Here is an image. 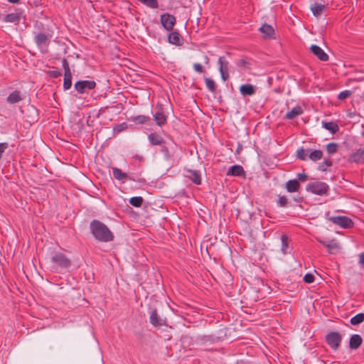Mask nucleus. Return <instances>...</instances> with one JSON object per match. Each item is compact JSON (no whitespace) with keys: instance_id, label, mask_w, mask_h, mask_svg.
<instances>
[{"instance_id":"1","label":"nucleus","mask_w":364,"mask_h":364,"mask_svg":"<svg viewBox=\"0 0 364 364\" xmlns=\"http://www.w3.org/2000/svg\"><path fill=\"white\" fill-rule=\"evenodd\" d=\"M90 229L95 238L100 242H108L114 240V235L109 228L98 220L91 221Z\"/></svg>"},{"instance_id":"2","label":"nucleus","mask_w":364,"mask_h":364,"mask_svg":"<svg viewBox=\"0 0 364 364\" xmlns=\"http://www.w3.org/2000/svg\"><path fill=\"white\" fill-rule=\"evenodd\" d=\"M51 267L57 272L67 269L71 266V260L63 253L55 252L50 256Z\"/></svg>"},{"instance_id":"3","label":"nucleus","mask_w":364,"mask_h":364,"mask_svg":"<svg viewBox=\"0 0 364 364\" xmlns=\"http://www.w3.org/2000/svg\"><path fill=\"white\" fill-rule=\"evenodd\" d=\"M306 191L318 196H327L329 193V186L324 182L315 181L308 183Z\"/></svg>"},{"instance_id":"4","label":"nucleus","mask_w":364,"mask_h":364,"mask_svg":"<svg viewBox=\"0 0 364 364\" xmlns=\"http://www.w3.org/2000/svg\"><path fill=\"white\" fill-rule=\"evenodd\" d=\"M51 34H46L43 32L38 33L34 37V42L43 53L48 52L50 43Z\"/></svg>"},{"instance_id":"5","label":"nucleus","mask_w":364,"mask_h":364,"mask_svg":"<svg viewBox=\"0 0 364 364\" xmlns=\"http://www.w3.org/2000/svg\"><path fill=\"white\" fill-rule=\"evenodd\" d=\"M342 338L339 332L331 331L326 336V342L333 350H336L341 346Z\"/></svg>"},{"instance_id":"6","label":"nucleus","mask_w":364,"mask_h":364,"mask_svg":"<svg viewBox=\"0 0 364 364\" xmlns=\"http://www.w3.org/2000/svg\"><path fill=\"white\" fill-rule=\"evenodd\" d=\"M96 82L94 80H80L75 83V89L80 94L88 92L95 89Z\"/></svg>"},{"instance_id":"7","label":"nucleus","mask_w":364,"mask_h":364,"mask_svg":"<svg viewBox=\"0 0 364 364\" xmlns=\"http://www.w3.org/2000/svg\"><path fill=\"white\" fill-rule=\"evenodd\" d=\"M328 220L345 229L351 228L354 225L353 220L347 216H333L330 217Z\"/></svg>"},{"instance_id":"8","label":"nucleus","mask_w":364,"mask_h":364,"mask_svg":"<svg viewBox=\"0 0 364 364\" xmlns=\"http://www.w3.org/2000/svg\"><path fill=\"white\" fill-rule=\"evenodd\" d=\"M62 65L65 71L63 88L65 90H69L72 86V73L70 69L69 63L66 59H63Z\"/></svg>"},{"instance_id":"9","label":"nucleus","mask_w":364,"mask_h":364,"mask_svg":"<svg viewBox=\"0 0 364 364\" xmlns=\"http://www.w3.org/2000/svg\"><path fill=\"white\" fill-rule=\"evenodd\" d=\"M160 21L163 27L168 31H173V26L176 23V17L168 13L161 15Z\"/></svg>"},{"instance_id":"10","label":"nucleus","mask_w":364,"mask_h":364,"mask_svg":"<svg viewBox=\"0 0 364 364\" xmlns=\"http://www.w3.org/2000/svg\"><path fill=\"white\" fill-rule=\"evenodd\" d=\"M113 176L117 180H129L133 181H137L139 183H145L146 180L144 178L135 179L134 178L129 176L127 173L123 172L121 169L114 167L112 168Z\"/></svg>"},{"instance_id":"11","label":"nucleus","mask_w":364,"mask_h":364,"mask_svg":"<svg viewBox=\"0 0 364 364\" xmlns=\"http://www.w3.org/2000/svg\"><path fill=\"white\" fill-rule=\"evenodd\" d=\"M218 64L221 78L225 82L229 78V63L224 56H220L218 59Z\"/></svg>"},{"instance_id":"12","label":"nucleus","mask_w":364,"mask_h":364,"mask_svg":"<svg viewBox=\"0 0 364 364\" xmlns=\"http://www.w3.org/2000/svg\"><path fill=\"white\" fill-rule=\"evenodd\" d=\"M150 323L157 327L162 326L165 324V321L159 315L158 311L156 309H154L150 312Z\"/></svg>"},{"instance_id":"13","label":"nucleus","mask_w":364,"mask_h":364,"mask_svg":"<svg viewBox=\"0 0 364 364\" xmlns=\"http://www.w3.org/2000/svg\"><path fill=\"white\" fill-rule=\"evenodd\" d=\"M311 53L316 56L320 60L327 61L328 60V55L324 52V50L318 46L312 45L310 47Z\"/></svg>"},{"instance_id":"14","label":"nucleus","mask_w":364,"mask_h":364,"mask_svg":"<svg viewBox=\"0 0 364 364\" xmlns=\"http://www.w3.org/2000/svg\"><path fill=\"white\" fill-rule=\"evenodd\" d=\"M186 177L188 178L193 183L200 185L201 183V176L198 171L186 169Z\"/></svg>"},{"instance_id":"15","label":"nucleus","mask_w":364,"mask_h":364,"mask_svg":"<svg viewBox=\"0 0 364 364\" xmlns=\"http://www.w3.org/2000/svg\"><path fill=\"white\" fill-rule=\"evenodd\" d=\"M240 92L243 97L252 96L256 92V87L250 84L242 85L240 87Z\"/></svg>"},{"instance_id":"16","label":"nucleus","mask_w":364,"mask_h":364,"mask_svg":"<svg viewBox=\"0 0 364 364\" xmlns=\"http://www.w3.org/2000/svg\"><path fill=\"white\" fill-rule=\"evenodd\" d=\"M363 343V338L359 334H353L349 340V348L352 350L358 349Z\"/></svg>"},{"instance_id":"17","label":"nucleus","mask_w":364,"mask_h":364,"mask_svg":"<svg viewBox=\"0 0 364 364\" xmlns=\"http://www.w3.org/2000/svg\"><path fill=\"white\" fill-rule=\"evenodd\" d=\"M310 9L314 16L318 17L326 10L327 6L325 4L314 3L311 5Z\"/></svg>"},{"instance_id":"18","label":"nucleus","mask_w":364,"mask_h":364,"mask_svg":"<svg viewBox=\"0 0 364 364\" xmlns=\"http://www.w3.org/2000/svg\"><path fill=\"white\" fill-rule=\"evenodd\" d=\"M148 139H149V142L152 145H154V146H156V145L161 146V145H163V144H165V141H164V138L161 135H159V134H157L156 132L151 133L148 136Z\"/></svg>"},{"instance_id":"19","label":"nucleus","mask_w":364,"mask_h":364,"mask_svg":"<svg viewBox=\"0 0 364 364\" xmlns=\"http://www.w3.org/2000/svg\"><path fill=\"white\" fill-rule=\"evenodd\" d=\"M168 41L171 44L179 46L181 44V36L177 31H171L168 34Z\"/></svg>"},{"instance_id":"20","label":"nucleus","mask_w":364,"mask_h":364,"mask_svg":"<svg viewBox=\"0 0 364 364\" xmlns=\"http://www.w3.org/2000/svg\"><path fill=\"white\" fill-rule=\"evenodd\" d=\"M227 175L234 176H245V171L240 165H234L229 168Z\"/></svg>"},{"instance_id":"21","label":"nucleus","mask_w":364,"mask_h":364,"mask_svg":"<svg viewBox=\"0 0 364 364\" xmlns=\"http://www.w3.org/2000/svg\"><path fill=\"white\" fill-rule=\"evenodd\" d=\"M303 113V109L300 106H296L289 112H287L284 116L286 119H293Z\"/></svg>"},{"instance_id":"22","label":"nucleus","mask_w":364,"mask_h":364,"mask_svg":"<svg viewBox=\"0 0 364 364\" xmlns=\"http://www.w3.org/2000/svg\"><path fill=\"white\" fill-rule=\"evenodd\" d=\"M259 31L264 34L265 38H273L274 34V29L269 24L264 23L259 28Z\"/></svg>"},{"instance_id":"23","label":"nucleus","mask_w":364,"mask_h":364,"mask_svg":"<svg viewBox=\"0 0 364 364\" xmlns=\"http://www.w3.org/2000/svg\"><path fill=\"white\" fill-rule=\"evenodd\" d=\"M153 117L156 124L159 127H162L166 124L167 117L161 111L156 112L153 115Z\"/></svg>"},{"instance_id":"24","label":"nucleus","mask_w":364,"mask_h":364,"mask_svg":"<svg viewBox=\"0 0 364 364\" xmlns=\"http://www.w3.org/2000/svg\"><path fill=\"white\" fill-rule=\"evenodd\" d=\"M322 127L328 130L331 134H336L339 130L338 125L334 122H322Z\"/></svg>"},{"instance_id":"25","label":"nucleus","mask_w":364,"mask_h":364,"mask_svg":"<svg viewBox=\"0 0 364 364\" xmlns=\"http://www.w3.org/2000/svg\"><path fill=\"white\" fill-rule=\"evenodd\" d=\"M22 100L21 92L18 90L13 91L7 97V102L10 104H15Z\"/></svg>"},{"instance_id":"26","label":"nucleus","mask_w":364,"mask_h":364,"mask_svg":"<svg viewBox=\"0 0 364 364\" xmlns=\"http://www.w3.org/2000/svg\"><path fill=\"white\" fill-rule=\"evenodd\" d=\"M300 185L297 180H289L286 183L287 191L289 193H294L299 190Z\"/></svg>"},{"instance_id":"27","label":"nucleus","mask_w":364,"mask_h":364,"mask_svg":"<svg viewBox=\"0 0 364 364\" xmlns=\"http://www.w3.org/2000/svg\"><path fill=\"white\" fill-rule=\"evenodd\" d=\"M352 159L357 164H364V149H359L352 156Z\"/></svg>"},{"instance_id":"28","label":"nucleus","mask_w":364,"mask_h":364,"mask_svg":"<svg viewBox=\"0 0 364 364\" xmlns=\"http://www.w3.org/2000/svg\"><path fill=\"white\" fill-rule=\"evenodd\" d=\"M20 20V14L17 13H11L6 15L4 18L5 22L9 23H18Z\"/></svg>"},{"instance_id":"29","label":"nucleus","mask_w":364,"mask_h":364,"mask_svg":"<svg viewBox=\"0 0 364 364\" xmlns=\"http://www.w3.org/2000/svg\"><path fill=\"white\" fill-rule=\"evenodd\" d=\"M364 321V313H359L350 318V323L357 326Z\"/></svg>"},{"instance_id":"30","label":"nucleus","mask_w":364,"mask_h":364,"mask_svg":"<svg viewBox=\"0 0 364 364\" xmlns=\"http://www.w3.org/2000/svg\"><path fill=\"white\" fill-rule=\"evenodd\" d=\"M288 240H289V237L287 235L284 234L281 236V241H282L281 250L284 255H286L288 252V251H287L288 248H289Z\"/></svg>"},{"instance_id":"31","label":"nucleus","mask_w":364,"mask_h":364,"mask_svg":"<svg viewBox=\"0 0 364 364\" xmlns=\"http://www.w3.org/2000/svg\"><path fill=\"white\" fill-rule=\"evenodd\" d=\"M322 157H323V152H322V151L318 150V149L311 151L309 155V158L314 161L320 160L322 159Z\"/></svg>"},{"instance_id":"32","label":"nucleus","mask_w":364,"mask_h":364,"mask_svg":"<svg viewBox=\"0 0 364 364\" xmlns=\"http://www.w3.org/2000/svg\"><path fill=\"white\" fill-rule=\"evenodd\" d=\"M326 247L331 254H333L335 251H338L340 248L339 245L334 240L328 242V245H326Z\"/></svg>"},{"instance_id":"33","label":"nucleus","mask_w":364,"mask_h":364,"mask_svg":"<svg viewBox=\"0 0 364 364\" xmlns=\"http://www.w3.org/2000/svg\"><path fill=\"white\" fill-rule=\"evenodd\" d=\"M205 82L206 87L211 92L215 93L216 91V85H215V81L211 78L205 77Z\"/></svg>"},{"instance_id":"34","label":"nucleus","mask_w":364,"mask_h":364,"mask_svg":"<svg viewBox=\"0 0 364 364\" xmlns=\"http://www.w3.org/2000/svg\"><path fill=\"white\" fill-rule=\"evenodd\" d=\"M144 199L141 196L132 197L129 199V203L136 208H139L142 205Z\"/></svg>"},{"instance_id":"35","label":"nucleus","mask_w":364,"mask_h":364,"mask_svg":"<svg viewBox=\"0 0 364 364\" xmlns=\"http://www.w3.org/2000/svg\"><path fill=\"white\" fill-rule=\"evenodd\" d=\"M143 4L151 9H157L159 7V2L157 0H138Z\"/></svg>"},{"instance_id":"36","label":"nucleus","mask_w":364,"mask_h":364,"mask_svg":"<svg viewBox=\"0 0 364 364\" xmlns=\"http://www.w3.org/2000/svg\"><path fill=\"white\" fill-rule=\"evenodd\" d=\"M161 151L164 155V159L166 161H169L172 159V155L169 152L168 148L166 146V143L161 145Z\"/></svg>"},{"instance_id":"37","label":"nucleus","mask_w":364,"mask_h":364,"mask_svg":"<svg viewBox=\"0 0 364 364\" xmlns=\"http://www.w3.org/2000/svg\"><path fill=\"white\" fill-rule=\"evenodd\" d=\"M150 120L149 117H146L144 115H139L136 117H134L133 118V121L137 124H146L147 122Z\"/></svg>"},{"instance_id":"38","label":"nucleus","mask_w":364,"mask_h":364,"mask_svg":"<svg viewBox=\"0 0 364 364\" xmlns=\"http://www.w3.org/2000/svg\"><path fill=\"white\" fill-rule=\"evenodd\" d=\"M326 151L329 154H333L338 151V144L334 142L329 143L326 145Z\"/></svg>"},{"instance_id":"39","label":"nucleus","mask_w":364,"mask_h":364,"mask_svg":"<svg viewBox=\"0 0 364 364\" xmlns=\"http://www.w3.org/2000/svg\"><path fill=\"white\" fill-rule=\"evenodd\" d=\"M351 95H352V92L350 90H343L342 92H341L338 94V99L340 100H344L346 98H348L350 96H351Z\"/></svg>"},{"instance_id":"40","label":"nucleus","mask_w":364,"mask_h":364,"mask_svg":"<svg viewBox=\"0 0 364 364\" xmlns=\"http://www.w3.org/2000/svg\"><path fill=\"white\" fill-rule=\"evenodd\" d=\"M296 156L299 159L305 161L306 160L307 153L304 148H300L296 151Z\"/></svg>"},{"instance_id":"41","label":"nucleus","mask_w":364,"mask_h":364,"mask_svg":"<svg viewBox=\"0 0 364 364\" xmlns=\"http://www.w3.org/2000/svg\"><path fill=\"white\" fill-rule=\"evenodd\" d=\"M47 74L48 76L53 77V78H58L60 76H61V72L58 70H52L47 72Z\"/></svg>"},{"instance_id":"42","label":"nucleus","mask_w":364,"mask_h":364,"mask_svg":"<svg viewBox=\"0 0 364 364\" xmlns=\"http://www.w3.org/2000/svg\"><path fill=\"white\" fill-rule=\"evenodd\" d=\"M287 201H288V199L287 198L286 196H279V199L277 200V205L279 207H285L287 204Z\"/></svg>"},{"instance_id":"43","label":"nucleus","mask_w":364,"mask_h":364,"mask_svg":"<svg viewBox=\"0 0 364 364\" xmlns=\"http://www.w3.org/2000/svg\"><path fill=\"white\" fill-rule=\"evenodd\" d=\"M315 277L312 274L307 273L304 277V281L307 284H311L314 282Z\"/></svg>"},{"instance_id":"44","label":"nucleus","mask_w":364,"mask_h":364,"mask_svg":"<svg viewBox=\"0 0 364 364\" xmlns=\"http://www.w3.org/2000/svg\"><path fill=\"white\" fill-rule=\"evenodd\" d=\"M193 69L196 72L199 73H205V69L203 65L198 63L193 64Z\"/></svg>"},{"instance_id":"45","label":"nucleus","mask_w":364,"mask_h":364,"mask_svg":"<svg viewBox=\"0 0 364 364\" xmlns=\"http://www.w3.org/2000/svg\"><path fill=\"white\" fill-rule=\"evenodd\" d=\"M9 147V144L6 142L0 143V159L2 158L3 154Z\"/></svg>"},{"instance_id":"46","label":"nucleus","mask_w":364,"mask_h":364,"mask_svg":"<svg viewBox=\"0 0 364 364\" xmlns=\"http://www.w3.org/2000/svg\"><path fill=\"white\" fill-rule=\"evenodd\" d=\"M358 264L360 268L364 269V252H362L359 255Z\"/></svg>"},{"instance_id":"47","label":"nucleus","mask_w":364,"mask_h":364,"mask_svg":"<svg viewBox=\"0 0 364 364\" xmlns=\"http://www.w3.org/2000/svg\"><path fill=\"white\" fill-rule=\"evenodd\" d=\"M307 175L306 173H298L297 174V180L301 181L302 182L306 181L307 180Z\"/></svg>"},{"instance_id":"48","label":"nucleus","mask_w":364,"mask_h":364,"mask_svg":"<svg viewBox=\"0 0 364 364\" xmlns=\"http://www.w3.org/2000/svg\"><path fill=\"white\" fill-rule=\"evenodd\" d=\"M323 163V164L326 165V166H327V167H330V166H332V164H333L332 160H331L330 158H328V159L324 158Z\"/></svg>"},{"instance_id":"49","label":"nucleus","mask_w":364,"mask_h":364,"mask_svg":"<svg viewBox=\"0 0 364 364\" xmlns=\"http://www.w3.org/2000/svg\"><path fill=\"white\" fill-rule=\"evenodd\" d=\"M126 127H127L126 124L123 123V124H119V125L117 127V131H118V132H121V131H122L124 129H125V128H126Z\"/></svg>"},{"instance_id":"50","label":"nucleus","mask_w":364,"mask_h":364,"mask_svg":"<svg viewBox=\"0 0 364 364\" xmlns=\"http://www.w3.org/2000/svg\"><path fill=\"white\" fill-rule=\"evenodd\" d=\"M327 168V166H326V165L323 164V163H321L319 166H318V169L321 171H325Z\"/></svg>"},{"instance_id":"51","label":"nucleus","mask_w":364,"mask_h":364,"mask_svg":"<svg viewBox=\"0 0 364 364\" xmlns=\"http://www.w3.org/2000/svg\"><path fill=\"white\" fill-rule=\"evenodd\" d=\"M134 159H137V160H139V161H142L144 160V158H143V156H139V155H137V154H136V155H135V156H134Z\"/></svg>"},{"instance_id":"52","label":"nucleus","mask_w":364,"mask_h":364,"mask_svg":"<svg viewBox=\"0 0 364 364\" xmlns=\"http://www.w3.org/2000/svg\"><path fill=\"white\" fill-rule=\"evenodd\" d=\"M318 242L322 244L325 247H326V245H328V242H326V241H323V240H319Z\"/></svg>"},{"instance_id":"53","label":"nucleus","mask_w":364,"mask_h":364,"mask_svg":"<svg viewBox=\"0 0 364 364\" xmlns=\"http://www.w3.org/2000/svg\"><path fill=\"white\" fill-rule=\"evenodd\" d=\"M204 59H205V63L206 64H208L209 63V58L208 57V55H204Z\"/></svg>"},{"instance_id":"54","label":"nucleus","mask_w":364,"mask_h":364,"mask_svg":"<svg viewBox=\"0 0 364 364\" xmlns=\"http://www.w3.org/2000/svg\"><path fill=\"white\" fill-rule=\"evenodd\" d=\"M20 0H8L9 2L10 3H12V4H16Z\"/></svg>"},{"instance_id":"55","label":"nucleus","mask_w":364,"mask_h":364,"mask_svg":"<svg viewBox=\"0 0 364 364\" xmlns=\"http://www.w3.org/2000/svg\"><path fill=\"white\" fill-rule=\"evenodd\" d=\"M363 136H364V130H363Z\"/></svg>"}]
</instances>
